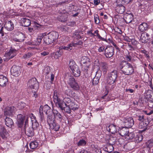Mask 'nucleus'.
Wrapping results in <instances>:
<instances>
[{
    "label": "nucleus",
    "mask_w": 153,
    "mask_h": 153,
    "mask_svg": "<svg viewBox=\"0 0 153 153\" xmlns=\"http://www.w3.org/2000/svg\"><path fill=\"white\" fill-rule=\"evenodd\" d=\"M117 76V71L116 70H114L108 73L107 82L110 85L114 84Z\"/></svg>",
    "instance_id": "obj_4"
},
{
    "label": "nucleus",
    "mask_w": 153,
    "mask_h": 153,
    "mask_svg": "<svg viewBox=\"0 0 153 153\" xmlns=\"http://www.w3.org/2000/svg\"><path fill=\"white\" fill-rule=\"evenodd\" d=\"M125 8L124 6L121 5V6H118L117 7V11L118 13L122 14L125 11Z\"/></svg>",
    "instance_id": "obj_33"
},
{
    "label": "nucleus",
    "mask_w": 153,
    "mask_h": 153,
    "mask_svg": "<svg viewBox=\"0 0 153 153\" xmlns=\"http://www.w3.org/2000/svg\"><path fill=\"white\" fill-rule=\"evenodd\" d=\"M106 129L109 132H111L112 134H115L117 131L116 126L112 124L107 127Z\"/></svg>",
    "instance_id": "obj_20"
},
{
    "label": "nucleus",
    "mask_w": 153,
    "mask_h": 153,
    "mask_svg": "<svg viewBox=\"0 0 153 153\" xmlns=\"http://www.w3.org/2000/svg\"><path fill=\"white\" fill-rule=\"evenodd\" d=\"M50 107L49 106L47 105H45L43 107H42L40 106L39 110H40L41 111H44L46 113L47 112V110H48L49 109V108Z\"/></svg>",
    "instance_id": "obj_40"
},
{
    "label": "nucleus",
    "mask_w": 153,
    "mask_h": 153,
    "mask_svg": "<svg viewBox=\"0 0 153 153\" xmlns=\"http://www.w3.org/2000/svg\"><path fill=\"white\" fill-rule=\"evenodd\" d=\"M29 117L30 118L32 121V127L33 128H37L39 126V124L36 120V117L32 114H30Z\"/></svg>",
    "instance_id": "obj_15"
},
{
    "label": "nucleus",
    "mask_w": 153,
    "mask_h": 153,
    "mask_svg": "<svg viewBox=\"0 0 153 153\" xmlns=\"http://www.w3.org/2000/svg\"><path fill=\"white\" fill-rule=\"evenodd\" d=\"M80 33L76 31L74 33L73 35V37L74 39H77L81 38V36Z\"/></svg>",
    "instance_id": "obj_42"
},
{
    "label": "nucleus",
    "mask_w": 153,
    "mask_h": 153,
    "mask_svg": "<svg viewBox=\"0 0 153 153\" xmlns=\"http://www.w3.org/2000/svg\"><path fill=\"white\" fill-rule=\"evenodd\" d=\"M105 47L104 46H101L98 49V51L100 53L104 51V52H105Z\"/></svg>",
    "instance_id": "obj_50"
},
{
    "label": "nucleus",
    "mask_w": 153,
    "mask_h": 153,
    "mask_svg": "<svg viewBox=\"0 0 153 153\" xmlns=\"http://www.w3.org/2000/svg\"><path fill=\"white\" fill-rule=\"evenodd\" d=\"M17 122L19 125V126L21 127L23 123L24 119L22 115L19 114L17 116Z\"/></svg>",
    "instance_id": "obj_32"
},
{
    "label": "nucleus",
    "mask_w": 153,
    "mask_h": 153,
    "mask_svg": "<svg viewBox=\"0 0 153 153\" xmlns=\"http://www.w3.org/2000/svg\"><path fill=\"white\" fill-rule=\"evenodd\" d=\"M73 105L72 104V105L69 106L68 107V111H67V112L68 113H70V109H72L73 110H75L78 108V107L75 104L74 102H73Z\"/></svg>",
    "instance_id": "obj_34"
},
{
    "label": "nucleus",
    "mask_w": 153,
    "mask_h": 153,
    "mask_svg": "<svg viewBox=\"0 0 153 153\" xmlns=\"http://www.w3.org/2000/svg\"><path fill=\"white\" fill-rule=\"evenodd\" d=\"M82 44V42L81 40H78V42H71L70 43L72 47H76L78 45H81Z\"/></svg>",
    "instance_id": "obj_39"
},
{
    "label": "nucleus",
    "mask_w": 153,
    "mask_h": 153,
    "mask_svg": "<svg viewBox=\"0 0 153 153\" xmlns=\"http://www.w3.org/2000/svg\"><path fill=\"white\" fill-rule=\"evenodd\" d=\"M62 98L63 99V101L62 102L61 101L60 102L61 105L62 106L63 105L64 107L62 108L60 106H58V107L60 108L62 110H64L65 108L67 107H68L69 106L72 105V104H73V102H72L70 98L67 97L64 98V97H62Z\"/></svg>",
    "instance_id": "obj_6"
},
{
    "label": "nucleus",
    "mask_w": 153,
    "mask_h": 153,
    "mask_svg": "<svg viewBox=\"0 0 153 153\" xmlns=\"http://www.w3.org/2000/svg\"><path fill=\"white\" fill-rule=\"evenodd\" d=\"M126 92L129 91L130 93H132L134 92V90L131 89H126Z\"/></svg>",
    "instance_id": "obj_62"
},
{
    "label": "nucleus",
    "mask_w": 153,
    "mask_h": 153,
    "mask_svg": "<svg viewBox=\"0 0 153 153\" xmlns=\"http://www.w3.org/2000/svg\"><path fill=\"white\" fill-rule=\"evenodd\" d=\"M62 97L63 95H61L58 93V91H54L53 95V99L54 103L56 105L57 107L60 106L62 108H63V105L62 106L61 105L60 102H61V100H62Z\"/></svg>",
    "instance_id": "obj_5"
},
{
    "label": "nucleus",
    "mask_w": 153,
    "mask_h": 153,
    "mask_svg": "<svg viewBox=\"0 0 153 153\" xmlns=\"http://www.w3.org/2000/svg\"><path fill=\"white\" fill-rule=\"evenodd\" d=\"M88 34H90V36L92 37H93L94 36H96V35L94 34V33H92V30H90L88 32Z\"/></svg>",
    "instance_id": "obj_59"
},
{
    "label": "nucleus",
    "mask_w": 153,
    "mask_h": 153,
    "mask_svg": "<svg viewBox=\"0 0 153 153\" xmlns=\"http://www.w3.org/2000/svg\"><path fill=\"white\" fill-rule=\"evenodd\" d=\"M6 125L8 127H11L13 125V120L9 117H6L5 120Z\"/></svg>",
    "instance_id": "obj_28"
},
{
    "label": "nucleus",
    "mask_w": 153,
    "mask_h": 153,
    "mask_svg": "<svg viewBox=\"0 0 153 153\" xmlns=\"http://www.w3.org/2000/svg\"><path fill=\"white\" fill-rule=\"evenodd\" d=\"M59 50L58 51H57L55 53V55L56 58H58L59 57H60L61 56L62 53V51L60 49H59Z\"/></svg>",
    "instance_id": "obj_46"
},
{
    "label": "nucleus",
    "mask_w": 153,
    "mask_h": 153,
    "mask_svg": "<svg viewBox=\"0 0 153 153\" xmlns=\"http://www.w3.org/2000/svg\"><path fill=\"white\" fill-rule=\"evenodd\" d=\"M44 72L46 75L48 74L51 72V69L50 68L48 67H46L45 69Z\"/></svg>",
    "instance_id": "obj_52"
},
{
    "label": "nucleus",
    "mask_w": 153,
    "mask_h": 153,
    "mask_svg": "<svg viewBox=\"0 0 153 153\" xmlns=\"http://www.w3.org/2000/svg\"><path fill=\"white\" fill-rule=\"evenodd\" d=\"M8 82L7 78L2 75H0V86L2 87L5 86Z\"/></svg>",
    "instance_id": "obj_19"
},
{
    "label": "nucleus",
    "mask_w": 153,
    "mask_h": 153,
    "mask_svg": "<svg viewBox=\"0 0 153 153\" xmlns=\"http://www.w3.org/2000/svg\"><path fill=\"white\" fill-rule=\"evenodd\" d=\"M1 129L3 130V132L2 134H1V135L3 139H5L6 138L7 133V132L6 130L4 128H1Z\"/></svg>",
    "instance_id": "obj_44"
},
{
    "label": "nucleus",
    "mask_w": 153,
    "mask_h": 153,
    "mask_svg": "<svg viewBox=\"0 0 153 153\" xmlns=\"http://www.w3.org/2000/svg\"><path fill=\"white\" fill-rule=\"evenodd\" d=\"M120 68L123 74L126 75H131L134 72V68L132 65L126 61L121 62Z\"/></svg>",
    "instance_id": "obj_1"
},
{
    "label": "nucleus",
    "mask_w": 153,
    "mask_h": 153,
    "mask_svg": "<svg viewBox=\"0 0 153 153\" xmlns=\"http://www.w3.org/2000/svg\"><path fill=\"white\" fill-rule=\"evenodd\" d=\"M134 134L133 132H128L125 137V138L128 140H131L134 137Z\"/></svg>",
    "instance_id": "obj_37"
},
{
    "label": "nucleus",
    "mask_w": 153,
    "mask_h": 153,
    "mask_svg": "<svg viewBox=\"0 0 153 153\" xmlns=\"http://www.w3.org/2000/svg\"><path fill=\"white\" fill-rule=\"evenodd\" d=\"M69 66L71 69L73 74L76 77H79L80 74V71L79 67L72 59L69 63Z\"/></svg>",
    "instance_id": "obj_3"
},
{
    "label": "nucleus",
    "mask_w": 153,
    "mask_h": 153,
    "mask_svg": "<svg viewBox=\"0 0 153 153\" xmlns=\"http://www.w3.org/2000/svg\"><path fill=\"white\" fill-rule=\"evenodd\" d=\"M93 153H101V151L99 148H96L95 147L93 150Z\"/></svg>",
    "instance_id": "obj_49"
},
{
    "label": "nucleus",
    "mask_w": 153,
    "mask_h": 153,
    "mask_svg": "<svg viewBox=\"0 0 153 153\" xmlns=\"http://www.w3.org/2000/svg\"><path fill=\"white\" fill-rule=\"evenodd\" d=\"M54 77V75L53 74H52L51 76V82L52 83V82L53 81Z\"/></svg>",
    "instance_id": "obj_61"
},
{
    "label": "nucleus",
    "mask_w": 153,
    "mask_h": 153,
    "mask_svg": "<svg viewBox=\"0 0 153 153\" xmlns=\"http://www.w3.org/2000/svg\"><path fill=\"white\" fill-rule=\"evenodd\" d=\"M49 54V52H48L44 51L40 53L41 55H42L44 56L47 55Z\"/></svg>",
    "instance_id": "obj_58"
},
{
    "label": "nucleus",
    "mask_w": 153,
    "mask_h": 153,
    "mask_svg": "<svg viewBox=\"0 0 153 153\" xmlns=\"http://www.w3.org/2000/svg\"><path fill=\"white\" fill-rule=\"evenodd\" d=\"M86 143V141L83 140L81 139L79 140L77 143V145L79 146H84L85 145Z\"/></svg>",
    "instance_id": "obj_45"
},
{
    "label": "nucleus",
    "mask_w": 153,
    "mask_h": 153,
    "mask_svg": "<svg viewBox=\"0 0 153 153\" xmlns=\"http://www.w3.org/2000/svg\"><path fill=\"white\" fill-rule=\"evenodd\" d=\"M38 142L36 141L32 142L30 143L29 146L30 148L32 149H34L37 148L38 146Z\"/></svg>",
    "instance_id": "obj_36"
},
{
    "label": "nucleus",
    "mask_w": 153,
    "mask_h": 153,
    "mask_svg": "<svg viewBox=\"0 0 153 153\" xmlns=\"http://www.w3.org/2000/svg\"><path fill=\"white\" fill-rule=\"evenodd\" d=\"M3 29L4 27H2L0 30V36L2 38H3L4 36H5V35H6V33L4 32Z\"/></svg>",
    "instance_id": "obj_47"
},
{
    "label": "nucleus",
    "mask_w": 153,
    "mask_h": 153,
    "mask_svg": "<svg viewBox=\"0 0 153 153\" xmlns=\"http://www.w3.org/2000/svg\"><path fill=\"white\" fill-rule=\"evenodd\" d=\"M100 0H94V4L96 5H98L100 3Z\"/></svg>",
    "instance_id": "obj_60"
},
{
    "label": "nucleus",
    "mask_w": 153,
    "mask_h": 153,
    "mask_svg": "<svg viewBox=\"0 0 153 153\" xmlns=\"http://www.w3.org/2000/svg\"><path fill=\"white\" fill-rule=\"evenodd\" d=\"M67 82L69 85L74 90H77L79 89V86L77 83L75 81V79L73 76H69Z\"/></svg>",
    "instance_id": "obj_7"
},
{
    "label": "nucleus",
    "mask_w": 153,
    "mask_h": 153,
    "mask_svg": "<svg viewBox=\"0 0 153 153\" xmlns=\"http://www.w3.org/2000/svg\"><path fill=\"white\" fill-rule=\"evenodd\" d=\"M72 49V47L71 45H70V44L68 45V46H61L59 48V49L61 50L62 51V49L64 50H68V51H70Z\"/></svg>",
    "instance_id": "obj_38"
},
{
    "label": "nucleus",
    "mask_w": 153,
    "mask_h": 153,
    "mask_svg": "<svg viewBox=\"0 0 153 153\" xmlns=\"http://www.w3.org/2000/svg\"><path fill=\"white\" fill-rule=\"evenodd\" d=\"M99 68L103 74H106L108 68V64L106 62H101L99 63Z\"/></svg>",
    "instance_id": "obj_11"
},
{
    "label": "nucleus",
    "mask_w": 153,
    "mask_h": 153,
    "mask_svg": "<svg viewBox=\"0 0 153 153\" xmlns=\"http://www.w3.org/2000/svg\"><path fill=\"white\" fill-rule=\"evenodd\" d=\"M14 111V107H7L4 111V115L6 116H10L13 114Z\"/></svg>",
    "instance_id": "obj_14"
},
{
    "label": "nucleus",
    "mask_w": 153,
    "mask_h": 153,
    "mask_svg": "<svg viewBox=\"0 0 153 153\" xmlns=\"http://www.w3.org/2000/svg\"><path fill=\"white\" fill-rule=\"evenodd\" d=\"M128 132V128H126L125 126L121 128L119 131V133L121 136L125 137Z\"/></svg>",
    "instance_id": "obj_23"
},
{
    "label": "nucleus",
    "mask_w": 153,
    "mask_h": 153,
    "mask_svg": "<svg viewBox=\"0 0 153 153\" xmlns=\"http://www.w3.org/2000/svg\"><path fill=\"white\" fill-rule=\"evenodd\" d=\"M95 22L96 24H98L99 23V20L97 17H94Z\"/></svg>",
    "instance_id": "obj_63"
},
{
    "label": "nucleus",
    "mask_w": 153,
    "mask_h": 153,
    "mask_svg": "<svg viewBox=\"0 0 153 153\" xmlns=\"http://www.w3.org/2000/svg\"><path fill=\"white\" fill-rule=\"evenodd\" d=\"M49 125L51 129L56 131H57L59 130L60 126L56 123V121Z\"/></svg>",
    "instance_id": "obj_27"
},
{
    "label": "nucleus",
    "mask_w": 153,
    "mask_h": 153,
    "mask_svg": "<svg viewBox=\"0 0 153 153\" xmlns=\"http://www.w3.org/2000/svg\"><path fill=\"white\" fill-rule=\"evenodd\" d=\"M149 35L146 33H143L140 36V41L142 43H146L148 42Z\"/></svg>",
    "instance_id": "obj_17"
},
{
    "label": "nucleus",
    "mask_w": 153,
    "mask_h": 153,
    "mask_svg": "<svg viewBox=\"0 0 153 153\" xmlns=\"http://www.w3.org/2000/svg\"><path fill=\"white\" fill-rule=\"evenodd\" d=\"M81 63L82 65H86V66L87 67H89L91 64L89 59L88 58L85 56L82 57L81 59Z\"/></svg>",
    "instance_id": "obj_21"
},
{
    "label": "nucleus",
    "mask_w": 153,
    "mask_h": 153,
    "mask_svg": "<svg viewBox=\"0 0 153 153\" xmlns=\"http://www.w3.org/2000/svg\"><path fill=\"white\" fill-rule=\"evenodd\" d=\"M148 27V25L146 23L144 22L139 25L138 29L140 31L143 32L147 30Z\"/></svg>",
    "instance_id": "obj_26"
},
{
    "label": "nucleus",
    "mask_w": 153,
    "mask_h": 153,
    "mask_svg": "<svg viewBox=\"0 0 153 153\" xmlns=\"http://www.w3.org/2000/svg\"><path fill=\"white\" fill-rule=\"evenodd\" d=\"M4 27L7 30L11 31L13 29L14 25L11 21H8L5 22Z\"/></svg>",
    "instance_id": "obj_18"
},
{
    "label": "nucleus",
    "mask_w": 153,
    "mask_h": 153,
    "mask_svg": "<svg viewBox=\"0 0 153 153\" xmlns=\"http://www.w3.org/2000/svg\"><path fill=\"white\" fill-rule=\"evenodd\" d=\"M56 121L52 114L48 115L47 116V122L49 125Z\"/></svg>",
    "instance_id": "obj_31"
},
{
    "label": "nucleus",
    "mask_w": 153,
    "mask_h": 153,
    "mask_svg": "<svg viewBox=\"0 0 153 153\" xmlns=\"http://www.w3.org/2000/svg\"><path fill=\"white\" fill-rule=\"evenodd\" d=\"M53 113V110H52L51 108H49V109L47 110V112H46V114L48 115H51Z\"/></svg>",
    "instance_id": "obj_53"
},
{
    "label": "nucleus",
    "mask_w": 153,
    "mask_h": 153,
    "mask_svg": "<svg viewBox=\"0 0 153 153\" xmlns=\"http://www.w3.org/2000/svg\"><path fill=\"white\" fill-rule=\"evenodd\" d=\"M39 112L40 114V120L42 122L44 120V118L42 111H41L40 110H39Z\"/></svg>",
    "instance_id": "obj_51"
},
{
    "label": "nucleus",
    "mask_w": 153,
    "mask_h": 153,
    "mask_svg": "<svg viewBox=\"0 0 153 153\" xmlns=\"http://www.w3.org/2000/svg\"><path fill=\"white\" fill-rule=\"evenodd\" d=\"M125 126L127 128H131L134 124V121L131 117L125 118L123 122Z\"/></svg>",
    "instance_id": "obj_10"
},
{
    "label": "nucleus",
    "mask_w": 153,
    "mask_h": 153,
    "mask_svg": "<svg viewBox=\"0 0 153 153\" xmlns=\"http://www.w3.org/2000/svg\"><path fill=\"white\" fill-rule=\"evenodd\" d=\"M20 40V42H22L24 40L25 38V35L22 33L21 32H19L18 34V37Z\"/></svg>",
    "instance_id": "obj_41"
},
{
    "label": "nucleus",
    "mask_w": 153,
    "mask_h": 153,
    "mask_svg": "<svg viewBox=\"0 0 153 153\" xmlns=\"http://www.w3.org/2000/svg\"><path fill=\"white\" fill-rule=\"evenodd\" d=\"M65 94L70 97H74L75 95V94L71 90L68 89L66 90L65 92Z\"/></svg>",
    "instance_id": "obj_35"
},
{
    "label": "nucleus",
    "mask_w": 153,
    "mask_h": 153,
    "mask_svg": "<svg viewBox=\"0 0 153 153\" xmlns=\"http://www.w3.org/2000/svg\"><path fill=\"white\" fill-rule=\"evenodd\" d=\"M114 147L112 144L111 143L108 144L105 147L103 148L104 151L108 153H110L113 150Z\"/></svg>",
    "instance_id": "obj_30"
},
{
    "label": "nucleus",
    "mask_w": 153,
    "mask_h": 153,
    "mask_svg": "<svg viewBox=\"0 0 153 153\" xmlns=\"http://www.w3.org/2000/svg\"><path fill=\"white\" fill-rule=\"evenodd\" d=\"M153 145V141H149L147 143V146L149 148H151Z\"/></svg>",
    "instance_id": "obj_55"
},
{
    "label": "nucleus",
    "mask_w": 153,
    "mask_h": 153,
    "mask_svg": "<svg viewBox=\"0 0 153 153\" xmlns=\"http://www.w3.org/2000/svg\"><path fill=\"white\" fill-rule=\"evenodd\" d=\"M33 55V53L28 52L27 53L24 55L22 56V59L25 60L28 59L32 56Z\"/></svg>",
    "instance_id": "obj_43"
},
{
    "label": "nucleus",
    "mask_w": 153,
    "mask_h": 153,
    "mask_svg": "<svg viewBox=\"0 0 153 153\" xmlns=\"http://www.w3.org/2000/svg\"><path fill=\"white\" fill-rule=\"evenodd\" d=\"M59 37V34L57 32L52 31L47 35H43V40L46 44H49L54 42Z\"/></svg>",
    "instance_id": "obj_2"
},
{
    "label": "nucleus",
    "mask_w": 153,
    "mask_h": 153,
    "mask_svg": "<svg viewBox=\"0 0 153 153\" xmlns=\"http://www.w3.org/2000/svg\"><path fill=\"white\" fill-rule=\"evenodd\" d=\"M10 72L13 76H18L20 73L19 67L16 65L13 66L11 68Z\"/></svg>",
    "instance_id": "obj_12"
},
{
    "label": "nucleus",
    "mask_w": 153,
    "mask_h": 153,
    "mask_svg": "<svg viewBox=\"0 0 153 153\" xmlns=\"http://www.w3.org/2000/svg\"><path fill=\"white\" fill-rule=\"evenodd\" d=\"M98 73H97L95 76L94 78L92 80V84L94 85H97L99 82V80L100 78V73L99 75H98Z\"/></svg>",
    "instance_id": "obj_29"
},
{
    "label": "nucleus",
    "mask_w": 153,
    "mask_h": 153,
    "mask_svg": "<svg viewBox=\"0 0 153 153\" xmlns=\"http://www.w3.org/2000/svg\"><path fill=\"white\" fill-rule=\"evenodd\" d=\"M25 130V133L28 137H31L34 135V133L33 128H29L26 126Z\"/></svg>",
    "instance_id": "obj_16"
},
{
    "label": "nucleus",
    "mask_w": 153,
    "mask_h": 153,
    "mask_svg": "<svg viewBox=\"0 0 153 153\" xmlns=\"http://www.w3.org/2000/svg\"><path fill=\"white\" fill-rule=\"evenodd\" d=\"M133 16L131 14H126L124 15V20L125 22L127 24L130 23L133 19Z\"/></svg>",
    "instance_id": "obj_22"
},
{
    "label": "nucleus",
    "mask_w": 153,
    "mask_h": 153,
    "mask_svg": "<svg viewBox=\"0 0 153 153\" xmlns=\"http://www.w3.org/2000/svg\"><path fill=\"white\" fill-rule=\"evenodd\" d=\"M114 49L112 47H107L105 50V55L106 58H110L114 55Z\"/></svg>",
    "instance_id": "obj_9"
},
{
    "label": "nucleus",
    "mask_w": 153,
    "mask_h": 153,
    "mask_svg": "<svg viewBox=\"0 0 153 153\" xmlns=\"http://www.w3.org/2000/svg\"><path fill=\"white\" fill-rule=\"evenodd\" d=\"M53 114L54 116V118L61 121L62 120V116L58 111L56 110H53Z\"/></svg>",
    "instance_id": "obj_25"
},
{
    "label": "nucleus",
    "mask_w": 153,
    "mask_h": 153,
    "mask_svg": "<svg viewBox=\"0 0 153 153\" xmlns=\"http://www.w3.org/2000/svg\"><path fill=\"white\" fill-rule=\"evenodd\" d=\"M22 25L25 27L29 26L31 24V21L30 20L25 18H22L21 20Z\"/></svg>",
    "instance_id": "obj_24"
},
{
    "label": "nucleus",
    "mask_w": 153,
    "mask_h": 153,
    "mask_svg": "<svg viewBox=\"0 0 153 153\" xmlns=\"http://www.w3.org/2000/svg\"><path fill=\"white\" fill-rule=\"evenodd\" d=\"M82 70L86 72H87L89 67L86 66V65H82Z\"/></svg>",
    "instance_id": "obj_54"
},
{
    "label": "nucleus",
    "mask_w": 153,
    "mask_h": 153,
    "mask_svg": "<svg viewBox=\"0 0 153 153\" xmlns=\"http://www.w3.org/2000/svg\"><path fill=\"white\" fill-rule=\"evenodd\" d=\"M131 56L129 55H127L126 57V60L127 61H131Z\"/></svg>",
    "instance_id": "obj_56"
},
{
    "label": "nucleus",
    "mask_w": 153,
    "mask_h": 153,
    "mask_svg": "<svg viewBox=\"0 0 153 153\" xmlns=\"http://www.w3.org/2000/svg\"><path fill=\"white\" fill-rule=\"evenodd\" d=\"M27 85L31 88L37 90L39 88V84L35 78L30 79L28 81Z\"/></svg>",
    "instance_id": "obj_8"
},
{
    "label": "nucleus",
    "mask_w": 153,
    "mask_h": 153,
    "mask_svg": "<svg viewBox=\"0 0 153 153\" xmlns=\"http://www.w3.org/2000/svg\"><path fill=\"white\" fill-rule=\"evenodd\" d=\"M16 49L11 48L9 51L6 53L5 56L7 58L10 59L15 56L16 54Z\"/></svg>",
    "instance_id": "obj_13"
},
{
    "label": "nucleus",
    "mask_w": 153,
    "mask_h": 153,
    "mask_svg": "<svg viewBox=\"0 0 153 153\" xmlns=\"http://www.w3.org/2000/svg\"><path fill=\"white\" fill-rule=\"evenodd\" d=\"M111 43L116 49H119V48L117 47L116 44H115L113 42H112Z\"/></svg>",
    "instance_id": "obj_64"
},
{
    "label": "nucleus",
    "mask_w": 153,
    "mask_h": 153,
    "mask_svg": "<svg viewBox=\"0 0 153 153\" xmlns=\"http://www.w3.org/2000/svg\"><path fill=\"white\" fill-rule=\"evenodd\" d=\"M147 125L146 124H144L143 122H141L139 125V128L140 129H145L146 128Z\"/></svg>",
    "instance_id": "obj_48"
},
{
    "label": "nucleus",
    "mask_w": 153,
    "mask_h": 153,
    "mask_svg": "<svg viewBox=\"0 0 153 153\" xmlns=\"http://www.w3.org/2000/svg\"><path fill=\"white\" fill-rule=\"evenodd\" d=\"M42 36H39L36 39L37 41L38 42L36 44L38 45L42 41Z\"/></svg>",
    "instance_id": "obj_57"
}]
</instances>
